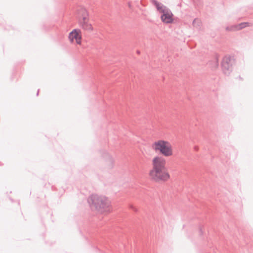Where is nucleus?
Instances as JSON below:
<instances>
[{
	"label": "nucleus",
	"mask_w": 253,
	"mask_h": 253,
	"mask_svg": "<svg viewBox=\"0 0 253 253\" xmlns=\"http://www.w3.org/2000/svg\"><path fill=\"white\" fill-rule=\"evenodd\" d=\"M216 66L218 65V62L217 61H216Z\"/></svg>",
	"instance_id": "ddd939ff"
},
{
	"label": "nucleus",
	"mask_w": 253,
	"mask_h": 253,
	"mask_svg": "<svg viewBox=\"0 0 253 253\" xmlns=\"http://www.w3.org/2000/svg\"><path fill=\"white\" fill-rule=\"evenodd\" d=\"M130 208L135 211H137L136 208L135 207H134L133 206H130Z\"/></svg>",
	"instance_id": "9d476101"
},
{
	"label": "nucleus",
	"mask_w": 253,
	"mask_h": 253,
	"mask_svg": "<svg viewBox=\"0 0 253 253\" xmlns=\"http://www.w3.org/2000/svg\"><path fill=\"white\" fill-rule=\"evenodd\" d=\"M78 10L79 13V24L84 30L92 31L93 27L89 23L88 13L84 7H80Z\"/></svg>",
	"instance_id": "39448f33"
},
{
	"label": "nucleus",
	"mask_w": 253,
	"mask_h": 253,
	"mask_svg": "<svg viewBox=\"0 0 253 253\" xmlns=\"http://www.w3.org/2000/svg\"><path fill=\"white\" fill-rule=\"evenodd\" d=\"M249 26V23L243 22L238 25H234L231 26H228L226 28L227 31H236L242 29Z\"/></svg>",
	"instance_id": "6e6552de"
},
{
	"label": "nucleus",
	"mask_w": 253,
	"mask_h": 253,
	"mask_svg": "<svg viewBox=\"0 0 253 253\" xmlns=\"http://www.w3.org/2000/svg\"><path fill=\"white\" fill-rule=\"evenodd\" d=\"M152 168L149 175L150 179L156 182H166L170 178L166 167V160L162 156H156L152 161Z\"/></svg>",
	"instance_id": "f257e3e1"
},
{
	"label": "nucleus",
	"mask_w": 253,
	"mask_h": 253,
	"mask_svg": "<svg viewBox=\"0 0 253 253\" xmlns=\"http://www.w3.org/2000/svg\"><path fill=\"white\" fill-rule=\"evenodd\" d=\"M192 25L194 27L200 29L202 25V22L200 19L196 18L193 20Z\"/></svg>",
	"instance_id": "1a4fd4ad"
},
{
	"label": "nucleus",
	"mask_w": 253,
	"mask_h": 253,
	"mask_svg": "<svg viewBox=\"0 0 253 253\" xmlns=\"http://www.w3.org/2000/svg\"><path fill=\"white\" fill-rule=\"evenodd\" d=\"M200 232L201 233V234L202 233V229H200Z\"/></svg>",
	"instance_id": "f8f14e48"
},
{
	"label": "nucleus",
	"mask_w": 253,
	"mask_h": 253,
	"mask_svg": "<svg viewBox=\"0 0 253 253\" xmlns=\"http://www.w3.org/2000/svg\"><path fill=\"white\" fill-rule=\"evenodd\" d=\"M88 202L91 208H94L100 212L111 211L110 202L106 197L92 195L88 198Z\"/></svg>",
	"instance_id": "f03ea898"
},
{
	"label": "nucleus",
	"mask_w": 253,
	"mask_h": 253,
	"mask_svg": "<svg viewBox=\"0 0 253 253\" xmlns=\"http://www.w3.org/2000/svg\"><path fill=\"white\" fill-rule=\"evenodd\" d=\"M81 30L80 29H74L70 33L69 39L72 42H74L75 40L77 44L81 43L82 36L81 35Z\"/></svg>",
	"instance_id": "0eeeda50"
},
{
	"label": "nucleus",
	"mask_w": 253,
	"mask_h": 253,
	"mask_svg": "<svg viewBox=\"0 0 253 253\" xmlns=\"http://www.w3.org/2000/svg\"><path fill=\"white\" fill-rule=\"evenodd\" d=\"M39 90H38L37 95H38L39 94Z\"/></svg>",
	"instance_id": "4468645a"
},
{
	"label": "nucleus",
	"mask_w": 253,
	"mask_h": 253,
	"mask_svg": "<svg viewBox=\"0 0 253 253\" xmlns=\"http://www.w3.org/2000/svg\"><path fill=\"white\" fill-rule=\"evenodd\" d=\"M194 149V150L195 151H198V147L197 146H195Z\"/></svg>",
	"instance_id": "9b49d317"
},
{
	"label": "nucleus",
	"mask_w": 253,
	"mask_h": 253,
	"mask_svg": "<svg viewBox=\"0 0 253 253\" xmlns=\"http://www.w3.org/2000/svg\"><path fill=\"white\" fill-rule=\"evenodd\" d=\"M152 2L156 6L157 10L162 13L161 18L164 23L169 24L173 22V14L169 8L156 0H152Z\"/></svg>",
	"instance_id": "20e7f679"
},
{
	"label": "nucleus",
	"mask_w": 253,
	"mask_h": 253,
	"mask_svg": "<svg viewBox=\"0 0 253 253\" xmlns=\"http://www.w3.org/2000/svg\"><path fill=\"white\" fill-rule=\"evenodd\" d=\"M233 57L230 56H225L222 59L221 67L225 74H229L232 71V65L234 63Z\"/></svg>",
	"instance_id": "423d86ee"
},
{
	"label": "nucleus",
	"mask_w": 253,
	"mask_h": 253,
	"mask_svg": "<svg viewBox=\"0 0 253 253\" xmlns=\"http://www.w3.org/2000/svg\"><path fill=\"white\" fill-rule=\"evenodd\" d=\"M152 148L156 152H159L165 157H169L173 155L172 145L167 141L164 140L156 141L152 144Z\"/></svg>",
	"instance_id": "7ed1b4c3"
}]
</instances>
